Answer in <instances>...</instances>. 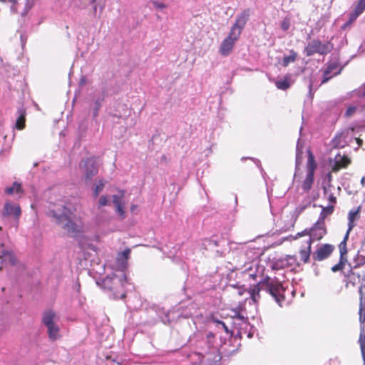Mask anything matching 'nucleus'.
I'll list each match as a JSON object with an SVG mask.
<instances>
[{"mask_svg":"<svg viewBox=\"0 0 365 365\" xmlns=\"http://www.w3.org/2000/svg\"><path fill=\"white\" fill-rule=\"evenodd\" d=\"M47 215L71 237H77L83 232L82 222L76 219L71 206L63 200L51 203Z\"/></svg>","mask_w":365,"mask_h":365,"instance_id":"obj_1","label":"nucleus"},{"mask_svg":"<svg viewBox=\"0 0 365 365\" xmlns=\"http://www.w3.org/2000/svg\"><path fill=\"white\" fill-rule=\"evenodd\" d=\"M261 289H264L267 292L271 294L279 305L282 306V303L284 300V289L279 280L267 277L263 281L259 282L252 289L250 293L253 302H255L259 299V293Z\"/></svg>","mask_w":365,"mask_h":365,"instance_id":"obj_2","label":"nucleus"},{"mask_svg":"<svg viewBox=\"0 0 365 365\" xmlns=\"http://www.w3.org/2000/svg\"><path fill=\"white\" fill-rule=\"evenodd\" d=\"M130 252V248H126L123 252L118 253L116 258V263L120 270L123 271L127 268L128 259H129ZM111 279L114 284H120L122 287H125L127 282V277L123 272L120 274H113Z\"/></svg>","mask_w":365,"mask_h":365,"instance_id":"obj_3","label":"nucleus"},{"mask_svg":"<svg viewBox=\"0 0 365 365\" xmlns=\"http://www.w3.org/2000/svg\"><path fill=\"white\" fill-rule=\"evenodd\" d=\"M327 233V230L324 222H317L309 230H304L301 232H298L294 237L297 240L300 237L307 236L308 238L306 241L312 244L313 242L320 240Z\"/></svg>","mask_w":365,"mask_h":365,"instance_id":"obj_4","label":"nucleus"},{"mask_svg":"<svg viewBox=\"0 0 365 365\" xmlns=\"http://www.w3.org/2000/svg\"><path fill=\"white\" fill-rule=\"evenodd\" d=\"M58 317L52 310H47L43 313L42 322L47 328L49 338L56 340L59 336V327L57 324Z\"/></svg>","mask_w":365,"mask_h":365,"instance_id":"obj_5","label":"nucleus"},{"mask_svg":"<svg viewBox=\"0 0 365 365\" xmlns=\"http://www.w3.org/2000/svg\"><path fill=\"white\" fill-rule=\"evenodd\" d=\"M353 130H345L336 135L332 140V146L336 148H343L354 140L352 137ZM354 140L360 146L362 144V140L360 138H354Z\"/></svg>","mask_w":365,"mask_h":365,"instance_id":"obj_6","label":"nucleus"},{"mask_svg":"<svg viewBox=\"0 0 365 365\" xmlns=\"http://www.w3.org/2000/svg\"><path fill=\"white\" fill-rule=\"evenodd\" d=\"M332 46L329 43H323L319 40L310 41L305 48V52L307 56H312L314 53L326 54L331 51Z\"/></svg>","mask_w":365,"mask_h":365,"instance_id":"obj_7","label":"nucleus"},{"mask_svg":"<svg viewBox=\"0 0 365 365\" xmlns=\"http://www.w3.org/2000/svg\"><path fill=\"white\" fill-rule=\"evenodd\" d=\"M239 33L229 32L228 36L222 41L219 52L223 56H227L232 51L235 43L239 39Z\"/></svg>","mask_w":365,"mask_h":365,"instance_id":"obj_8","label":"nucleus"},{"mask_svg":"<svg viewBox=\"0 0 365 365\" xmlns=\"http://www.w3.org/2000/svg\"><path fill=\"white\" fill-rule=\"evenodd\" d=\"M82 167L85 180L86 182L91 181L93 176L98 173V165L96 159L93 158H87L83 160Z\"/></svg>","mask_w":365,"mask_h":365,"instance_id":"obj_9","label":"nucleus"},{"mask_svg":"<svg viewBox=\"0 0 365 365\" xmlns=\"http://www.w3.org/2000/svg\"><path fill=\"white\" fill-rule=\"evenodd\" d=\"M250 15V9H245L242 13H240L236 19L235 23L232 26L230 31H233L235 33H239V36L242 33L244 27L245 26L249 17Z\"/></svg>","mask_w":365,"mask_h":365,"instance_id":"obj_10","label":"nucleus"},{"mask_svg":"<svg viewBox=\"0 0 365 365\" xmlns=\"http://www.w3.org/2000/svg\"><path fill=\"white\" fill-rule=\"evenodd\" d=\"M334 247L329 244H324L313 253V259L322 261L327 259L333 252Z\"/></svg>","mask_w":365,"mask_h":365,"instance_id":"obj_11","label":"nucleus"},{"mask_svg":"<svg viewBox=\"0 0 365 365\" xmlns=\"http://www.w3.org/2000/svg\"><path fill=\"white\" fill-rule=\"evenodd\" d=\"M341 69L339 68V64L336 62H331L328 63L323 71V78L322 83H327L333 76L340 73Z\"/></svg>","mask_w":365,"mask_h":365,"instance_id":"obj_12","label":"nucleus"},{"mask_svg":"<svg viewBox=\"0 0 365 365\" xmlns=\"http://www.w3.org/2000/svg\"><path fill=\"white\" fill-rule=\"evenodd\" d=\"M21 214V207L19 205L14 204L11 202H6L4 204L3 215L6 217H13L18 220Z\"/></svg>","mask_w":365,"mask_h":365,"instance_id":"obj_13","label":"nucleus"},{"mask_svg":"<svg viewBox=\"0 0 365 365\" xmlns=\"http://www.w3.org/2000/svg\"><path fill=\"white\" fill-rule=\"evenodd\" d=\"M16 258L12 251L3 250L0 254V270L7 265H15Z\"/></svg>","mask_w":365,"mask_h":365,"instance_id":"obj_14","label":"nucleus"},{"mask_svg":"<svg viewBox=\"0 0 365 365\" xmlns=\"http://www.w3.org/2000/svg\"><path fill=\"white\" fill-rule=\"evenodd\" d=\"M365 11V0H359L354 9L349 14L346 25L351 24Z\"/></svg>","mask_w":365,"mask_h":365,"instance_id":"obj_15","label":"nucleus"},{"mask_svg":"<svg viewBox=\"0 0 365 365\" xmlns=\"http://www.w3.org/2000/svg\"><path fill=\"white\" fill-rule=\"evenodd\" d=\"M361 207L351 209L348 213V229L346 233L349 234L353 228L356 226L355 221L359 218Z\"/></svg>","mask_w":365,"mask_h":365,"instance_id":"obj_16","label":"nucleus"},{"mask_svg":"<svg viewBox=\"0 0 365 365\" xmlns=\"http://www.w3.org/2000/svg\"><path fill=\"white\" fill-rule=\"evenodd\" d=\"M123 197H124V192H121L120 195H113V203L115 207L116 212L118 213V215L124 218V202H123Z\"/></svg>","mask_w":365,"mask_h":365,"instance_id":"obj_17","label":"nucleus"},{"mask_svg":"<svg viewBox=\"0 0 365 365\" xmlns=\"http://www.w3.org/2000/svg\"><path fill=\"white\" fill-rule=\"evenodd\" d=\"M26 114V110L24 108H19L17 110L14 128L17 130H23L25 128Z\"/></svg>","mask_w":365,"mask_h":365,"instance_id":"obj_18","label":"nucleus"},{"mask_svg":"<svg viewBox=\"0 0 365 365\" xmlns=\"http://www.w3.org/2000/svg\"><path fill=\"white\" fill-rule=\"evenodd\" d=\"M334 170H338L341 168H346L351 163V160L346 155H341L338 153L334 158Z\"/></svg>","mask_w":365,"mask_h":365,"instance_id":"obj_19","label":"nucleus"},{"mask_svg":"<svg viewBox=\"0 0 365 365\" xmlns=\"http://www.w3.org/2000/svg\"><path fill=\"white\" fill-rule=\"evenodd\" d=\"M311 246L312 244L309 242L305 240L304 244L301 247L299 250L300 259L304 263L309 262L311 255Z\"/></svg>","mask_w":365,"mask_h":365,"instance_id":"obj_20","label":"nucleus"},{"mask_svg":"<svg viewBox=\"0 0 365 365\" xmlns=\"http://www.w3.org/2000/svg\"><path fill=\"white\" fill-rule=\"evenodd\" d=\"M361 324L360 327V335L359 339V343L360 344V349L361 351V355L364 361V364L365 365V324L363 319L360 321Z\"/></svg>","mask_w":365,"mask_h":365,"instance_id":"obj_21","label":"nucleus"},{"mask_svg":"<svg viewBox=\"0 0 365 365\" xmlns=\"http://www.w3.org/2000/svg\"><path fill=\"white\" fill-rule=\"evenodd\" d=\"M293 83V81L290 75H287L283 78L279 79L275 81V86L278 89L287 90Z\"/></svg>","mask_w":365,"mask_h":365,"instance_id":"obj_22","label":"nucleus"},{"mask_svg":"<svg viewBox=\"0 0 365 365\" xmlns=\"http://www.w3.org/2000/svg\"><path fill=\"white\" fill-rule=\"evenodd\" d=\"M244 273L245 275H247L250 278L256 279V277L257 276V264L253 262L252 263L246 264Z\"/></svg>","mask_w":365,"mask_h":365,"instance_id":"obj_23","label":"nucleus"},{"mask_svg":"<svg viewBox=\"0 0 365 365\" xmlns=\"http://www.w3.org/2000/svg\"><path fill=\"white\" fill-rule=\"evenodd\" d=\"M104 101V95L101 94L94 99V103L91 105L92 114L96 118L98 114V110L101 107V104Z\"/></svg>","mask_w":365,"mask_h":365,"instance_id":"obj_24","label":"nucleus"},{"mask_svg":"<svg viewBox=\"0 0 365 365\" xmlns=\"http://www.w3.org/2000/svg\"><path fill=\"white\" fill-rule=\"evenodd\" d=\"M297 57V53L293 50H290L288 55L284 56L280 63L284 67L288 66L290 63H294Z\"/></svg>","mask_w":365,"mask_h":365,"instance_id":"obj_25","label":"nucleus"},{"mask_svg":"<svg viewBox=\"0 0 365 365\" xmlns=\"http://www.w3.org/2000/svg\"><path fill=\"white\" fill-rule=\"evenodd\" d=\"M5 192L8 195L18 194L21 195L23 193L21 184L18 182H14L11 186L6 187Z\"/></svg>","mask_w":365,"mask_h":365,"instance_id":"obj_26","label":"nucleus"},{"mask_svg":"<svg viewBox=\"0 0 365 365\" xmlns=\"http://www.w3.org/2000/svg\"><path fill=\"white\" fill-rule=\"evenodd\" d=\"M313 182L314 175L311 173H307V176L302 185V188L304 192H308L311 190Z\"/></svg>","mask_w":365,"mask_h":365,"instance_id":"obj_27","label":"nucleus"},{"mask_svg":"<svg viewBox=\"0 0 365 365\" xmlns=\"http://www.w3.org/2000/svg\"><path fill=\"white\" fill-rule=\"evenodd\" d=\"M333 212H334V205H328L326 207H322V212L320 213L319 217L317 221L320 222H324L325 218L327 216L331 215L333 213Z\"/></svg>","mask_w":365,"mask_h":365,"instance_id":"obj_28","label":"nucleus"},{"mask_svg":"<svg viewBox=\"0 0 365 365\" xmlns=\"http://www.w3.org/2000/svg\"><path fill=\"white\" fill-rule=\"evenodd\" d=\"M317 168L314 156L310 150H308V160H307V173H311L314 175V170Z\"/></svg>","mask_w":365,"mask_h":365,"instance_id":"obj_29","label":"nucleus"},{"mask_svg":"<svg viewBox=\"0 0 365 365\" xmlns=\"http://www.w3.org/2000/svg\"><path fill=\"white\" fill-rule=\"evenodd\" d=\"M349 234L346 233L343 241L339 244V249L340 252V259H346L345 256L347 253V249H346V241L349 238Z\"/></svg>","mask_w":365,"mask_h":365,"instance_id":"obj_30","label":"nucleus"},{"mask_svg":"<svg viewBox=\"0 0 365 365\" xmlns=\"http://www.w3.org/2000/svg\"><path fill=\"white\" fill-rule=\"evenodd\" d=\"M303 146L300 139L298 140L296 148V167L297 168L302 161Z\"/></svg>","mask_w":365,"mask_h":365,"instance_id":"obj_31","label":"nucleus"},{"mask_svg":"<svg viewBox=\"0 0 365 365\" xmlns=\"http://www.w3.org/2000/svg\"><path fill=\"white\" fill-rule=\"evenodd\" d=\"M311 204V200L310 199H307L304 202H303L301 205H299V206H297L296 207V209L294 210V216L297 218L298 217V216L302 212H304V210L308 207Z\"/></svg>","mask_w":365,"mask_h":365,"instance_id":"obj_32","label":"nucleus"},{"mask_svg":"<svg viewBox=\"0 0 365 365\" xmlns=\"http://www.w3.org/2000/svg\"><path fill=\"white\" fill-rule=\"evenodd\" d=\"M105 186V182L103 180H99L96 182V185L93 190L94 197H96L99 193L103 190Z\"/></svg>","mask_w":365,"mask_h":365,"instance_id":"obj_33","label":"nucleus"},{"mask_svg":"<svg viewBox=\"0 0 365 365\" xmlns=\"http://www.w3.org/2000/svg\"><path fill=\"white\" fill-rule=\"evenodd\" d=\"M211 322L215 323V326L218 329H221L225 330V331L226 333H227V334L230 333V330H229L228 327L226 326V324H225V323L224 322L218 320V319H216L214 317L212 319Z\"/></svg>","mask_w":365,"mask_h":365,"instance_id":"obj_34","label":"nucleus"},{"mask_svg":"<svg viewBox=\"0 0 365 365\" xmlns=\"http://www.w3.org/2000/svg\"><path fill=\"white\" fill-rule=\"evenodd\" d=\"M359 293H360V300H361V302H360V317H359V319L360 321H362V319L364 321H365V305L363 304V302H362V299H363V293H362V290L361 289L359 290Z\"/></svg>","mask_w":365,"mask_h":365,"instance_id":"obj_35","label":"nucleus"},{"mask_svg":"<svg viewBox=\"0 0 365 365\" xmlns=\"http://www.w3.org/2000/svg\"><path fill=\"white\" fill-rule=\"evenodd\" d=\"M96 0H74V4L79 8H84L90 4H93Z\"/></svg>","mask_w":365,"mask_h":365,"instance_id":"obj_36","label":"nucleus"},{"mask_svg":"<svg viewBox=\"0 0 365 365\" xmlns=\"http://www.w3.org/2000/svg\"><path fill=\"white\" fill-rule=\"evenodd\" d=\"M324 195L327 197L328 201L331 204H335L336 202V197L334 196V195L329 192L328 188L324 187Z\"/></svg>","mask_w":365,"mask_h":365,"instance_id":"obj_37","label":"nucleus"},{"mask_svg":"<svg viewBox=\"0 0 365 365\" xmlns=\"http://www.w3.org/2000/svg\"><path fill=\"white\" fill-rule=\"evenodd\" d=\"M353 96H357L364 99L365 97V84L357 91H353Z\"/></svg>","mask_w":365,"mask_h":365,"instance_id":"obj_38","label":"nucleus"},{"mask_svg":"<svg viewBox=\"0 0 365 365\" xmlns=\"http://www.w3.org/2000/svg\"><path fill=\"white\" fill-rule=\"evenodd\" d=\"M346 262V259H340L339 262L331 267V271L334 272H336L339 270H341L343 269Z\"/></svg>","mask_w":365,"mask_h":365,"instance_id":"obj_39","label":"nucleus"},{"mask_svg":"<svg viewBox=\"0 0 365 365\" xmlns=\"http://www.w3.org/2000/svg\"><path fill=\"white\" fill-rule=\"evenodd\" d=\"M203 245L206 246V249H207V246L210 248H213L217 246V243L215 240L210 239L205 240Z\"/></svg>","mask_w":365,"mask_h":365,"instance_id":"obj_40","label":"nucleus"},{"mask_svg":"<svg viewBox=\"0 0 365 365\" xmlns=\"http://www.w3.org/2000/svg\"><path fill=\"white\" fill-rule=\"evenodd\" d=\"M358 110V106H349L345 113L346 116L352 115L356 110Z\"/></svg>","mask_w":365,"mask_h":365,"instance_id":"obj_41","label":"nucleus"},{"mask_svg":"<svg viewBox=\"0 0 365 365\" xmlns=\"http://www.w3.org/2000/svg\"><path fill=\"white\" fill-rule=\"evenodd\" d=\"M190 312L188 313H185L182 314L184 318L192 317L194 315L197 314V310L192 306L189 308Z\"/></svg>","mask_w":365,"mask_h":365,"instance_id":"obj_42","label":"nucleus"},{"mask_svg":"<svg viewBox=\"0 0 365 365\" xmlns=\"http://www.w3.org/2000/svg\"><path fill=\"white\" fill-rule=\"evenodd\" d=\"M4 2L11 3V10L12 12H16L17 9L16 8V4H17L19 0H0Z\"/></svg>","mask_w":365,"mask_h":365,"instance_id":"obj_43","label":"nucleus"},{"mask_svg":"<svg viewBox=\"0 0 365 365\" xmlns=\"http://www.w3.org/2000/svg\"><path fill=\"white\" fill-rule=\"evenodd\" d=\"M290 26L289 20L287 19H285L282 21L281 23V28L283 31H287Z\"/></svg>","mask_w":365,"mask_h":365,"instance_id":"obj_44","label":"nucleus"},{"mask_svg":"<svg viewBox=\"0 0 365 365\" xmlns=\"http://www.w3.org/2000/svg\"><path fill=\"white\" fill-rule=\"evenodd\" d=\"M108 197L105 195H102L98 201V207H103L108 205Z\"/></svg>","mask_w":365,"mask_h":365,"instance_id":"obj_45","label":"nucleus"},{"mask_svg":"<svg viewBox=\"0 0 365 365\" xmlns=\"http://www.w3.org/2000/svg\"><path fill=\"white\" fill-rule=\"evenodd\" d=\"M233 312H234V315H233L234 318H237L241 320L245 319V317L241 314L240 311L239 309H236V310L235 309V310H233Z\"/></svg>","mask_w":365,"mask_h":365,"instance_id":"obj_46","label":"nucleus"},{"mask_svg":"<svg viewBox=\"0 0 365 365\" xmlns=\"http://www.w3.org/2000/svg\"><path fill=\"white\" fill-rule=\"evenodd\" d=\"M155 6L157 8H159V9H164V8H165V5L162 4V3H155Z\"/></svg>","mask_w":365,"mask_h":365,"instance_id":"obj_47","label":"nucleus"},{"mask_svg":"<svg viewBox=\"0 0 365 365\" xmlns=\"http://www.w3.org/2000/svg\"><path fill=\"white\" fill-rule=\"evenodd\" d=\"M361 183L362 184L363 186L365 185V176H364L361 180Z\"/></svg>","mask_w":365,"mask_h":365,"instance_id":"obj_48","label":"nucleus"},{"mask_svg":"<svg viewBox=\"0 0 365 365\" xmlns=\"http://www.w3.org/2000/svg\"><path fill=\"white\" fill-rule=\"evenodd\" d=\"M309 92H311L312 88V83H309Z\"/></svg>","mask_w":365,"mask_h":365,"instance_id":"obj_49","label":"nucleus"},{"mask_svg":"<svg viewBox=\"0 0 365 365\" xmlns=\"http://www.w3.org/2000/svg\"><path fill=\"white\" fill-rule=\"evenodd\" d=\"M93 11H94L95 13H96V11H97V6H94Z\"/></svg>","mask_w":365,"mask_h":365,"instance_id":"obj_50","label":"nucleus"},{"mask_svg":"<svg viewBox=\"0 0 365 365\" xmlns=\"http://www.w3.org/2000/svg\"><path fill=\"white\" fill-rule=\"evenodd\" d=\"M360 106L361 107H364L365 106V103H363L360 102Z\"/></svg>","mask_w":365,"mask_h":365,"instance_id":"obj_51","label":"nucleus"},{"mask_svg":"<svg viewBox=\"0 0 365 365\" xmlns=\"http://www.w3.org/2000/svg\"><path fill=\"white\" fill-rule=\"evenodd\" d=\"M103 7H104L103 6H100L101 11L103 9Z\"/></svg>","mask_w":365,"mask_h":365,"instance_id":"obj_52","label":"nucleus"}]
</instances>
